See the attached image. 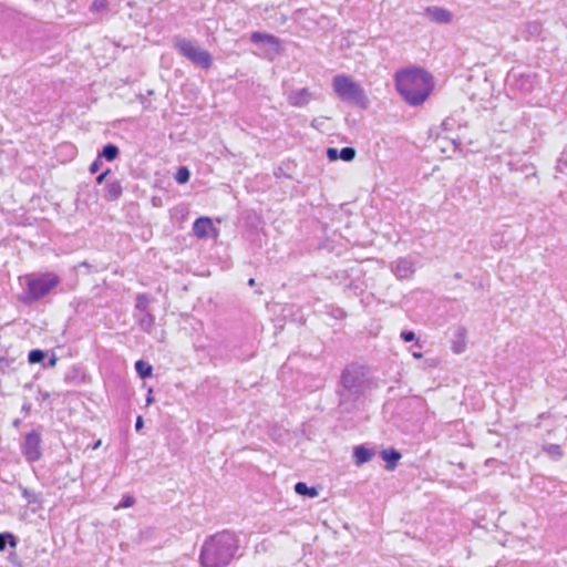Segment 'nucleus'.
<instances>
[{
	"label": "nucleus",
	"instance_id": "nucleus-1",
	"mask_svg": "<svg viewBox=\"0 0 567 567\" xmlns=\"http://www.w3.org/2000/svg\"><path fill=\"white\" fill-rule=\"evenodd\" d=\"M398 93L411 106L422 105L434 89L433 75L423 68L411 66L395 72Z\"/></svg>",
	"mask_w": 567,
	"mask_h": 567
},
{
	"label": "nucleus",
	"instance_id": "nucleus-2",
	"mask_svg": "<svg viewBox=\"0 0 567 567\" xmlns=\"http://www.w3.org/2000/svg\"><path fill=\"white\" fill-rule=\"evenodd\" d=\"M239 548L240 539L235 532H217L204 540L199 563L202 567H227L237 557Z\"/></svg>",
	"mask_w": 567,
	"mask_h": 567
},
{
	"label": "nucleus",
	"instance_id": "nucleus-3",
	"mask_svg": "<svg viewBox=\"0 0 567 567\" xmlns=\"http://www.w3.org/2000/svg\"><path fill=\"white\" fill-rule=\"evenodd\" d=\"M370 389V379L368 370L358 364L347 365L340 377L337 388L339 406L346 412H350L358 401L364 398Z\"/></svg>",
	"mask_w": 567,
	"mask_h": 567
},
{
	"label": "nucleus",
	"instance_id": "nucleus-4",
	"mask_svg": "<svg viewBox=\"0 0 567 567\" xmlns=\"http://www.w3.org/2000/svg\"><path fill=\"white\" fill-rule=\"evenodd\" d=\"M332 87L336 95L343 102L367 110L370 105V100L364 89L354 81L351 76L346 74L336 75L332 79Z\"/></svg>",
	"mask_w": 567,
	"mask_h": 567
},
{
	"label": "nucleus",
	"instance_id": "nucleus-5",
	"mask_svg": "<svg viewBox=\"0 0 567 567\" xmlns=\"http://www.w3.org/2000/svg\"><path fill=\"white\" fill-rule=\"evenodd\" d=\"M59 284L60 278L54 272H45L35 277H30L27 279V287L18 297V300L25 306H30L45 297Z\"/></svg>",
	"mask_w": 567,
	"mask_h": 567
},
{
	"label": "nucleus",
	"instance_id": "nucleus-6",
	"mask_svg": "<svg viewBox=\"0 0 567 567\" xmlns=\"http://www.w3.org/2000/svg\"><path fill=\"white\" fill-rule=\"evenodd\" d=\"M173 44L174 48L177 50V52L192 61L194 64L200 66L204 70H208L213 64V58L212 54L206 51L202 50L195 41H192L189 39L183 38L181 35H176L173 38Z\"/></svg>",
	"mask_w": 567,
	"mask_h": 567
},
{
	"label": "nucleus",
	"instance_id": "nucleus-7",
	"mask_svg": "<svg viewBox=\"0 0 567 567\" xmlns=\"http://www.w3.org/2000/svg\"><path fill=\"white\" fill-rule=\"evenodd\" d=\"M21 454L24 460L32 464L41 460L42 453V434L39 429H34L24 435L20 445Z\"/></svg>",
	"mask_w": 567,
	"mask_h": 567
},
{
	"label": "nucleus",
	"instance_id": "nucleus-8",
	"mask_svg": "<svg viewBox=\"0 0 567 567\" xmlns=\"http://www.w3.org/2000/svg\"><path fill=\"white\" fill-rule=\"evenodd\" d=\"M506 82L512 89H515L523 94H528L534 90L537 83V75L532 72H517L513 69L508 72Z\"/></svg>",
	"mask_w": 567,
	"mask_h": 567
},
{
	"label": "nucleus",
	"instance_id": "nucleus-9",
	"mask_svg": "<svg viewBox=\"0 0 567 567\" xmlns=\"http://www.w3.org/2000/svg\"><path fill=\"white\" fill-rule=\"evenodd\" d=\"M390 270L398 280H406L416 271V261L412 256L399 257L390 262Z\"/></svg>",
	"mask_w": 567,
	"mask_h": 567
},
{
	"label": "nucleus",
	"instance_id": "nucleus-10",
	"mask_svg": "<svg viewBox=\"0 0 567 567\" xmlns=\"http://www.w3.org/2000/svg\"><path fill=\"white\" fill-rule=\"evenodd\" d=\"M193 234L199 239H205L209 236L217 237L218 229L214 227L212 218L202 216L193 223Z\"/></svg>",
	"mask_w": 567,
	"mask_h": 567
},
{
	"label": "nucleus",
	"instance_id": "nucleus-11",
	"mask_svg": "<svg viewBox=\"0 0 567 567\" xmlns=\"http://www.w3.org/2000/svg\"><path fill=\"white\" fill-rule=\"evenodd\" d=\"M250 41L254 44H264L269 47V50L275 54H278L281 50L280 39L270 33L255 31L250 35Z\"/></svg>",
	"mask_w": 567,
	"mask_h": 567
},
{
	"label": "nucleus",
	"instance_id": "nucleus-12",
	"mask_svg": "<svg viewBox=\"0 0 567 567\" xmlns=\"http://www.w3.org/2000/svg\"><path fill=\"white\" fill-rule=\"evenodd\" d=\"M250 41L254 44H264L269 47V50L275 54H278L281 50L280 39L270 33L255 31L250 35Z\"/></svg>",
	"mask_w": 567,
	"mask_h": 567
},
{
	"label": "nucleus",
	"instance_id": "nucleus-13",
	"mask_svg": "<svg viewBox=\"0 0 567 567\" xmlns=\"http://www.w3.org/2000/svg\"><path fill=\"white\" fill-rule=\"evenodd\" d=\"M424 16L437 24H449L453 20V14L445 8L431 6L425 8Z\"/></svg>",
	"mask_w": 567,
	"mask_h": 567
},
{
	"label": "nucleus",
	"instance_id": "nucleus-14",
	"mask_svg": "<svg viewBox=\"0 0 567 567\" xmlns=\"http://www.w3.org/2000/svg\"><path fill=\"white\" fill-rule=\"evenodd\" d=\"M312 92L308 87H302L291 91L287 95V101L291 106L303 107L312 100Z\"/></svg>",
	"mask_w": 567,
	"mask_h": 567
},
{
	"label": "nucleus",
	"instance_id": "nucleus-15",
	"mask_svg": "<svg viewBox=\"0 0 567 567\" xmlns=\"http://www.w3.org/2000/svg\"><path fill=\"white\" fill-rule=\"evenodd\" d=\"M63 381L66 384H81L87 382V375L84 370L78 365H72L64 374Z\"/></svg>",
	"mask_w": 567,
	"mask_h": 567
},
{
	"label": "nucleus",
	"instance_id": "nucleus-16",
	"mask_svg": "<svg viewBox=\"0 0 567 567\" xmlns=\"http://www.w3.org/2000/svg\"><path fill=\"white\" fill-rule=\"evenodd\" d=\"M374 456V450L365 446L364 444H360L353 447V461L354 464L361 466L372 460Z\"/></svg>",
	"mask_w": 567,
	"mask_h": 567
},
{
	"label": "nucleus",
	"instance_id": "nucleus-17",
	"mask_svg": "<svg viewBox=\"0 0 567 567\" xmlns=\"http://www.w3.org/2000/svg\"><path fill=\"white\" fill-rule=\"evenodd\" d=\"M380 455L381 458L385 462V468L388 471H393L398 466V463L402 457L400 451H398L394 447L382 450Z\"/></svg>",
	"mask_w": 567,
	"mask_h": 567
},
{
	"label": "nucleus",
	"instance_id": "nucleus-18",
	"mask_svg": "<svg viewBox=\"0 0 567 567\" xmlns=\"http://www.w3.org/2000/svg\"><path fill=\"white\" fill-rule=\"evenodd\" d=\"M104 198L109 202L117 200L123 194V187L120 181H109L104 186Z\"/></svg>",
	"mask_w": 567,
	"mask_h": 567
},
{
	"label": "nucleus",
	"instance_id": "nucleus-19",
	"mask_svg": "<svg viewBox=\"0 0 567 567\" xmlns=\"http://www.w3.org/2000/svg\"><path fill=\"white\" fill-rule=\"evenodd\" d=\"M140 315H134L136 322L140 329L144 332H151L152 328L155 324V316L150 311L138 312Z\"/></svg>",
	"mask_w": 567,
	"mask_h": 567
},
{
	"label": "nucleus",
	"instance_id": "nucleus-20",
	"mask_svg": "<svg viewBox=\"0 0 567 567\" xmlns=\"http://www.w3.org/2000/svg\"><path fill=\"white\" fill-rule=\"evenodd\" d=\"M466 348V329L464 327H458L454 334V340L452 343V350L454 353H462Z\"/></svg>",
	"mask_w": 567,
	"mask_h": 567
},
{
	"label": "nucleus",
	"instance_id": "nucleus-21",
	"mask_svg": "<svg viewBox=\"0 0 567 567\" xmlns=\"http://www.w3.org/2000/svg\"><path fill=\"white\" fill-rule=\"evenodd\" d=\"M293 491L299 496L305 498H315L319 495V488L316 486H308L305 482H297L293 486Z\"/></svg>",
	"mask_w": 567,
	"mask_h": 567
},
{
	"label": "nucleus",
	"instance_id": "nucleus-22",
	"mask_svg": "<svg viewBox=\"0 0 567 567\" xmlns=\"http://www.w3.org/2000/svg\"><path fill=\"white\" fill-rule=\"evenodd\" d=\"M120 155V148L117 145L113 143L105 144L101 151H99L97 156L103 161L113 162Z\"/></svg>",
	"mask_w": 567,
	"mask_h": 567
},
{
	"label": "nucleus",
	"instance_id": "nucleus-23",
	"mask_svg": "<svg viewBox=\"0 0 567 567\" xmlns=\"http://www.w3.org/2000/svg\"><path fill=\"white\" fill-rule=\"evenodd\" d=\"M19 539L11 532L0 533V551H4L8 547L16 548Z\"/></svg>",
	"mask_w": 567,
	"mask_h": 567
},
{
	"label": "nucleus",
	"instance_id": "nucleus-24",
	"mask_svg": "<svg viewBox=\"0 0 567 567\" xmlns=\"http://www.w3.org/2000/svg\"><path fill=\"white\" fill-rule=\"evenodd\" d=\"M135 371L142 380L148 379L153 375V367L144 360H137L135 362Z\"/></svg>",
	"mask_w": 567,
	"mask_h": 567
},
{
	"label": "nucleus",
	"instance_id": "nucleus-25",
	"mask_svg": "<svg viewBox=\"0 0 567 567\" xmlns=\"http://www.w3.org/2000/svg\"><path fill=\"white\" fill-rule=\"evenodd\" d=\"M524 32L526 39L539 38L543 32V24L538 21L527 22Z\"/></svg>",
	"mask_w": 567,
	"mask_h": 567
},
{
	"label": "nucleus",
	"instance_id": "nucleus-26",
	"mask_svg": "<svg viewBox=\"0 0 567 567\" xmlns=\"http://www.w3.org/2000/svg\"><path fill=\"white\" fill-rule=\"evenodd\" d=\"M151 303V297L148 293L142 292L137 293L135 297V311L145 312L148 311V307Z\"/></svg>",
	"mask_w": 567,
	"mask_h": 567
},
{
	"label": "nucleus",
	"instance_id": "nucleus-27",
	"mask_svg": "<svg viewBox=\"0 0 567 567\" xmlns=\"http://www.w3.org/2000/svg\"><path fill=\"white\" fill-rule=\"evenodd\" d=\"M17 369V359L10 358L8 355H2L0 358V372L2 374H9Z\"/></svg>",
	"mask_w": 567,
	"mask_h": 567
},
{
	"label": "nucleus",
	"instance_id": "nucleus-28",
	"mask_svg": "<svg viewBox=\"0 0 567 567\" xmlns=\"http://www.w3.org/2000/svg\"><path fill=\"white\" fill-rule=\"evenodd\" d=\"M48 358V351L42 349H32L28 353V362L30 364H43L44 360Z\"/></svg>",
	"mask_w": 567,
	"mask_h": 567
},
{
	"label": "nucleus",
	"instance_id": "nucleus-29",
	"mask_svg": "<svg viewBox=\"0 0 567 567\" xmlns=\"http://www.w3.org/2000/svg\"><path fill=\"white\" fill-rule=\"evenodd\" d=\"M21 495L28 502V504L41 505V503H42V495L40 493H35L34 491L29 489L27 487H23L21 489Z\"/></svg>",
	"mask_w": 567,
	"mask_h": 567
},
{
	"label": "nucleus",
	"instance_id": "nucleus-30",
	"mask_svg": "<svg viewBox=\"0 0 567 567\" xmlns=\"http://www.w3.org/2000/svg\"><path fill=\"white\" fill-rule=\"evenodd\" d=\"M175 182L179 185L186 184L190 178V172L186 166H179L175 173Z\"/></svg>",
	"mask_w": 567,
	"mask_h": 567
},
{
	"label": "nucleus",
	"instance_id": "nucleus-31",
	"mask_svg": "<svg viewBox=\"0 0 567 567\" xmlns=\"http://www.w3.org/2000/svg\"><path fill=\"white\" fill-rule=\"evenodd\" d=\"M339 159L344 162H351L355 158L357 151L352 146H344L341 150H338Z\"/></svg>",
	"mask_w": 567,
	"mask_h": 567
},
{
	"label": "nucleus",
	"instance_id": "nucleus-32",
	"mask_svg": "<svg viewBox=\"0 0 567 567\" xmlns=\"http://www.w3.org/2000/svg\"><path fill=\"white\" fill-rule=\"evenodd\" d=\"M400 338L404 342L414 341L415 343L413 347L419 348V349L422 348V344H421L419 338L416 337L415 332L412 330H402L400 333Z\"/></svg>",
	"mask_w": 567,
	"mask_h": 567
},
{
	"label": "nucleus",
	"instance_id": "nucleus-33",
	"mask_svg": "<svg viewBox=\"0 0 567 567\" xmlns=\"http://www.w3.org/2000/svg\"><path fill=\"white\" fill-rule=\"evenodd\" d=\"M544 451L555 460L563 457V449L558 444H547L544 446Z\"/></svg>",
	"mask_w": 567,
	"mask_h": 567
},
{
	"label": "nucleus",
	"instance_id": "nucleus-34",
	"mask_svg": "<svg viewBox=\"0 0 567 567\" xmlns=\"http://www.w3.org/2000/svg\"><path fill=\"white\" fill-rule=\"evenodd\" d=\"M556 171L559 173H567V146L557 159Z\"/></svg>",
	"mask_w": 567,
	"mask_h": 567
},
{
	"label": "nucleus",
	"instance_id": "nucleus-35",
	"mask_svg": "<svg viewBox=\"0 0 567 567\" xmlns=\"http://www.w3.org/2000/svg\"><path fill=\"white\" fill-rule=\"evenodd\" d=\"M135 504V497L131 494H124L122 499L120 501L117 507L120 508H128Z\"/></svg>",
	"mask_w": 567,
	"mask_h": 567
},
{
	"label": "nucleus",
	"instance_id": "nucleus-36",
	"mask_svg": "<svg viewBox=\"0 0 567 567\" xmlns=\"http://www.w3.org/2000/svg\"><path fill=\"white\" fill-rule=\"evenodd\" d=\"M107 7V0H93L92 4L90 6L91 12H101Z\"/></svg>",
	"mask_w": 567,
	"mask_h": 567
},
{
	"label": "nucleus",
	"instance_id": "nucleus-37",
	"mask_svg": "<svg viewBox=\"0 0 567 567\" xmlns=\"http://www.w3.org/2000/svg\"><path fill=\"white\" fill-rule=\"evenodd\" d=\"M58 362V357L55 355L54 352L51 353V355L48 354V358L44 360L42 367L43 368H53L55 367Z\"/></svg>",
	"mask_w": 567,
	"mask_h": 567
},
{
	"label": "nucleus",
	"instance_id": "nucleus-38",
	"mask_svg": "<svg viewBox=\"0 0 567 567\" xmlns=\"http://www.w3.org/2000/svg\"><path fill=\"white\" fill-rule=\"evenodd\" d=\"M101 166H102V159L99 156H96V158L91 163V165L89 167V172L91 174H96L100 171Z\"/></svg>",
	"mask_w": 567,
	"mask_h": 567
},
{
	"label": "nucleus",
	"instance_id": "nucleus-39",
	"mask_svg": "<svg viewBox=\"0 0 567 567\" xmlns=\"http://www.w3.org/2000/svg\"><path fill=\"white\" fill-rule=\"evenodd\" d=\"M326 155L330 162H334V161L339 159L338 148H336V147H328L326 151Z\"/></svg>",
	"mask_w": 567,
	"mask_h": 567
},
{
	"label": "nucleus",
	"instance_id": "nucleus-40",
	"mask_svg": "<svg viewBox=\"0 0 567 567\" xmlns=\"http://www.w3.org/2000/svg\"><path fill=\"white\" fill-rule=\"evenodd\" d=\"M246 221L251 228H257L258 224L260 223V219L257 215L254 214L247 216Z\"/></svg>",
	"mask_w": 567,
	"mask_h": 567
},
{
	"label": "nucleus",
	"instance_id": "nucleus-41",
	"mask_svg": "<svg viewBox=\"0 0 567 567\" xmlns=\"http://www.w3.org/2000/svg\"><path fill=\"white\" fill-rule=\"evenodd\" d=\"M274 175L277 178L282 177V176L286 177V178H291V176L284 171L282 166H278L277 168H275Z\"/></svg>",
	"mask_w": 567,
	"mask_h": 567
},
{
	"label": "nucleus",
	"instance_id": "nucleus-42",
	"mask_svg": "<svg viewBox=\"0 0 567 567\" xmlns=\"http://www.w3.org/2000/svg\"><path fill=\"white\" fill-rule=\"evenodd\" d=\"M347 289H350V290H354V293L355 295H359L361 293L363 290L358 286L355 285L353 281L349 282L347 286H346Z\"/></svg>",
	"mask_w": 567,
	"mask_h": 567
},
{
	"label": "nucleus",
	"instance_id": "nucleus-43",
	"mask_svg": "<svg viewBox=\"0 0 567 567\" xmlns=\"http://www.w3.org/2000/svg\"><path fill=\"white\" fill-rule=\"evenodd\" d=\"M332 316H333L336 319H343V318H346L347 313H346V311H344L343 309L338 308V309H336V310L333 311Z\"/></svg>",
	"mask_w": 567,
	"mask_h": 567
},
{
	"label": "nucleus",
	"instance_id": "nucleus-44",
	"mask_svg": "<svg viewBox=\"0 0 567 567\" xmlns=\"http://www.w3.org/2000/svg\"><path fill=\"white\" fill-rule=\"evenodd\" d=\"M32 409V404L29 401H24V403L21 406V412L24 414H29Z\"/></svg>",
	"mask_w": 567,
	"mask_h": 567
},
{
	"label": "nucleus",
	"instance_id": "nucleus-45",
	"mask_svg": "<svg viewBox=\"0 0 567 567\" xmlns=\"http://www.w3.org/2000/svg\"><path fill=\"white\" fill-rule=\"evenodd\" d=\"M524 172L526 173V177L528 178L529 176H536V171H535V167L533 165L530 166H525V169Z\"/></svg>",
	"mask_w": 567,
	"mask_h": 567
},
{
	"label": "nucleus",
	"instance_id": "nucleus-46",
	"mask_svg": "<svg viewBox=\"0 0 567 567\" xmlns=\"http://www.w3.org/2000/svg\"><path fill=\"white\" fill-rule=\"evenodd\" d=\"M144 426V420L142 415H138L135 421V430L140 431Z\"/></svg>",
	"mask_w": 567,
	"mask_h": 567
},
{
	"label": "nucleus",
	"instance_id": "nucleus-47",
	"mask_svg": "<svg viewBox=\"0 0 567 567\" xmlns=\"http://www.w3.org/2000/svg\"><path fill=\"white\" fill-rule=\"evenodd\" d=\"M38 395H39V398H40L41 400H43V401H47V400H49V399H50V393H49V392H47V391H43V390H41V389H39V391H38Z\"/></svg>",
	"mask_w": 567,
	"mask_h": 567
},
{
	"label": "nucleus",
	"instance_id": "nucleus-48",
	"mask_svg": "<svg viewBox=\"0 0 567 567\" xmlns=\"http://www.w3.org/2000/svg\"><path fill=\"white\" fill-rule=\"evenodd\" d=\"M106 181L105 178V174H99L96 177H95V182L96 184L101 185L102 183H104Z\"/></svg>",
	"mask_w": 567,
	"mask_h": 567
},
{
	"label": "nucleus",
	"instance_id": "nucleus-49",
	"mask_svg": "<svg viewBox=\"0 0 567 567\" xmlns=\"http://www.w3.org/2000/svg\"><path fill=\"white\" fill-rule=\"evenodd\" d=\"M154 402V398L152 395V390L148 391L147 395H146V405H150Z\"/></svg>",
	"mask_w": 567,
	"mask_h": 567
},
{
	"label": "nucleus",
	"instance_id": "nucleus-50",
	"mask_svg": "<svg viewBox=\"0 0 567 567\" xmlns=\"http://www.w3.org/2000/svg\"><path fill=\"white\" fill-rule=\"evenodd\" d=\"M20 425H21V420H20V419H14V420L12 421V426H13L14 429H19V427H20Z\"/></svg>",
	"mask_w": 567,
	"mask_h": 567
},
{
	"label": "nucleus",
	"instance_id": "nucleus-51",
	"mask_svg": "<svg viewBox=\"0 0 567 567\" xmlns=\"http://www.w3.org/2000/svg\"><path fill=\"white\" fill-rule=\"evenodd\" d=\"M412 357L415 359H421L423 357V354L419 350H415V351H412Z\"/></svg>",
	"mask_w": 567,
	"mask_h": 567
},
{
	"label": "nucleus",
	"instance_id": "nucleus-52",
	"mask_svg": "<svg viewBox=\"0 0 567 567\" xmlns=\"http://www.w3.org/2000/svg\"><path fill=\"white\" fill-rule=\"evenodd\" d=\"M337 278L346 279L348 277V271L343 270L340 272V275H336Z\"/></svg>",
	"mask_w": 567,
	"mask_h": 567
},
{
	"label": "nucleus",
	"instance_id": "nucleus-53",
	"mask_svg": "<svg viewBox=\"0 0 567 567\" xmlns=\"http://www.w3.org/2000/svg\"><path fill=\"white\" fill-rule=\"evenodd\" d=\"M248 285H249L250 287H254V286L256 285V280H255L254 278H250V279L248 280Z\"/></svg>",
	"mask_w": 567,
	"mask_h": 567
},
{
	"label": "nucleus",
	"instance_id": "nucleus-54",
	"mask_svg": "<svg viewBox=\"0 0 567 567\" xmlns=\"http://www.w3.org/2000/svg\"><path fill=\"white\" fill-rule=\"evenodd\" d=\"M111 168L105 169L102 174H105V178L111 174Z\"/></svg>",
	"mask_w": 567,
	"mask_h": 567
},
{
	"label": "nucleus",
	"instance_id": "nucleus-55",
	"mask_svg": "<svg viewBox=\"0 0 567 567\" xmlns=\"http://www.w3.org/2000/svg\"><path fill=\"white\" fill-rule=\"evenodd\" d=\"M24 388H25V389H31V388H32V383H27V384L24 385Z\"/></svg>",
	"mask_w": 567,
	"mask_h": 567
},
{
	"label": "nucleus",
	"instance_id": "nucleus-56",
	"mask_svg": "<svg viewBox=\"0 0 567 567\" xmlns=\"http://www.w3.org/2000/svg\"><path fill=\"white\" fill-rule=\"evenodd\" d=\"M101 444V441H97L94 445V449H96Z\"/></svg>",
	"mask_w": 567,
	"mask_h": 567
}]
</instances>
